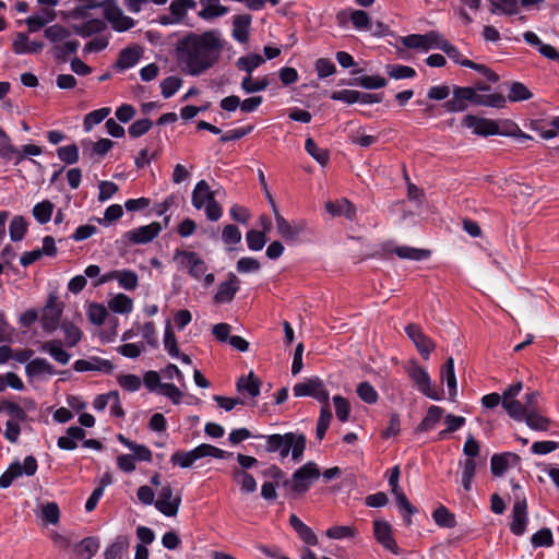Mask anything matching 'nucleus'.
<instances>
[{
    "mask_svg": "<svg viewBox=\"0 0 559 559\" xmlns=\"http://www.w3.org/2000/svg\"><path fill=\"white\" fill-rule=\"evenodd\" d=\"M223 48L224 41L216 29L189 33L177 41L176 58L183 72L197 76L218 61Z\"/></svg>",
    "mask_w": 559,
    "mask_h": 559,
    "instance_id": "nucleus-1",
    "label": "nucleus"
},
{
    "mask_svg": "<svg viewBox=\"0 0 559 559\" xmlns=\"http://www.w3.org/2000/svg\"><path fill=\"white\" fill-rule=\"evenodd\" d=\"M540 394L537 391L526 393L524 403L508 405V415L516 421H524L535 431L546 432L550 429L552 420L539 407Z\"/></svg>",
    "mask_w": 559,
    "mask_h": 559,
    "instance_id": "nucleus-2",
    "label": "nucleus"
},
{
    "mask_svg": "<svg viewBox=\"0 0 559 559\" xmlns=\"http://www.w3.org/2000/svg\"><path fill=\"white\" fill-rule=\"evenodd\" d=\"M265 438V450L269 453L278 452L281 457H287L289 452L294 461H299L306 449V437L302 433L287 432L270 435Z\"/></svg>",
    "mask_w": 559,
    "mask_h": 559,
    "instance_id": "nucleus-3",
    "label": "nucleus"
},
{
    "mask_svg": "<svg viewBox=\"0 0 559 559\" xmlns=\"http://www.w3.org/2000/svg\"><path fill=\"white\" fill-rule=\"evenodd\" d=\"M486 91L487 87L483 84L475 87L454 86L452 98L447 100L443 107L449 112H459L467 109L469 105L487 106L489 105V95L480 93Z\"/></svg>",
    "mask_w": 559,
    "mask_h": 559,
    "instance_id": "nucleus-4",
    "label": "nucleus"
},
{
    "mask_svg": "<svg viewBox=\"0 0 559 559\" xmlns=\"http://www.w3.org/2000/svg\"><path fill=\"white\" fill-rule=\"evenodd\" d=\"M192 205L197 210L205 207L207 219L212 222L218 221L223 215V209L215 200V192L211 190L205 180H200L192 191Z\"/></svg>",
    "mask_w": 559,
    "mask_h": 559,
    "instance_id": "nucleus-5",
    "label": "nucleus"
},
{
    "mask_svg": "<svg viewBox=\"0 0 559 559\" xmlns=\"http://www.w3.org/2000/svg\"><path fill=\"white\" fill-rule=\"evenodd\" d=\"M465 459L460 461L462 467V485L466 491L472 489V481L479 464L480 447L474 436L468 435L463 445Z\"/></svg>",
    "mask_w": 559,
    "mask_h": 559,
    "instance_id": "nucleus-6",
    "label": "nucleus"
},
{
    "mask_svg": "<svg viewBox=\"0 0 559 559\" xmlns=\"http://www.w3.org/2000/svg\"><path fill=\"white\" fill-rule=\"evenodd\" d=\"M514 503L511 514L510 531L516 536H521L526 531L528 522L526 498L519 485H513Z\"/></svg>",
    "mask_w": 559,
    "mask_h": 559,
    "instance_id": "nucleus-7",
    "label": "nucleus"
},
{
    "mask_svg": "<svg viewBox=\"0 0 559 559\" xmlns=\"http://www.w3.org/2000/svg\"><path fill=\"white\" fill-rule=\"evenodd\" d=\"M321 476V472L314 462H308L296 469L290 480L284 483L289 486L294 492L302 495L307 492L311 484Z\"/></svg>",
    "mask_w": 559,
    "mask_h": 559,
    "instance_id": "nucleus-8",
    "label": "nucleus"
},
{
    "mask_svg": "<svg viewBox=\"0 0 559 559\" xmlns=\"http://www.w3.org/2000/svg\"><path fill=\"white\" fill-rule=\"evenodd\" d=\"M174 261L179 270H187L195 280H200L207 271L205 261L194 251L177 249L174 253Z\"/></svg>",
    "mask_w": 559,
    "mask_h": 559,
    "instance_id": "nucleus-9",
    "label": "nucleus"
},
{
    "mask_svg": "<svg viewBox=\"0 0 559 559\" xmlns=\"http://www.w3.org/2000/svg\"><path fill=\"white\" fill-rule=\"evenodd\" d=\"M181 495L175 493L170 483H164L158 489L155 508L168 518L176 516L181 506Z\"/></svg>",
    "mask_w": 559,
    "mask_h": 559,
    "instance_id": "nucleus-10",
    "label": "nucleus"
},
{
    "mask_svg": "<svg viewBox=\"0 0 559 559\" xmlns=\"http://www.w3.org/2000/svg\"><path fill=\"white\" fill-rule=\"evenodd\" d=\"M293 393L296 397L311 396L322 403V405H330V394L323 381L317 377L296 383L293 386Z\"/></svg>",
    "mask_w": 559,
    "mask_h": 559,
    "instance_id": "nucleus-11",
    "label": "nucleus"
},
{
    "mask_svg": "<svg viewBox=\"0 0 559 559\" xmlns=\"http://www.w3.org/2000/svg\"><path fill=\"white\" fill-rule=\"evenodd\" d=\"M105 19L116 32H126L135 25V21L126 15L115 0H105L102 3Z\"/></svg>",
    "mask_w": 559,
    "mask_h": 559,
    "instance_id": "nucleus-12",
    "label": "nucleus"
},
{
    "mask_svg": "<svg viewBox=\"0 0 559 559\" xmlns=\"http://www.w3.org/2000/svg\"><path fill=\"white\" fill-rule=\"evenodd\" d=\"M406 373L416 388L427 397L439 400V395L431 384L430 376L416 361L412 360L405 367Z\"/></svg>",
    "mask_w": 559,
    "mask_h": 559,
    "instance_id": "nucleus-13",
    "label": "nucleus"
},
{
    "mask_svg": "<svg viewBox=\"0 0 559 559\" xmlns=\"http://www.w3.org/2000/svg\"><path fill=\"white\" fill-rule=\"evenodd\" d=\"M37 471V461L29 455L24 459L23 465L20 462L12 463L9 468L0 476V487L8 488L15 478L23 474L33 476Z\"/></svg>",
    "mask_w": 559,
    "mask_h": 559,
    "instance_id": "nucleus-14",
    "label": "nucleus"
},
{
    "mask_svg": "<svg viewBox=\"0 0 559 559\" xmlns=\"http://www.w3.org/2000/svg\"><path fill=\"white\" fill-rule=\"evenodd\" d=\"M37 471V461L29 455L24 459L23 465L20 462L12 463L9 468L0 476V487L8 488L15 478L23 474L33 476Z\"/></svg>",
    "mask_w": 559,
    "mask_h": 559,
    "instance_id": "nucleus-15",
    "label": "nucleus"
},
{
    "mask_svg": "<svg viewBox=\"0 0 559 559\" xmlns=\"http://www.w3.org/2000/svg\"><path fill=\"white\" fill-rule=\"evenodd\" d=\"M63 312V304L57 300L56 296L50 295L40 316V323L47 333L55 332Z\"/></svg>",
    "mask_w": 559,
    "mask_h": 559,
    "instance_id": "nucleus-16",
    "label": "nucleus"
},
{
    "mask_svg": "<svg viewBox=\"0 0 559 559\" xmlns=\"http://www.w3.org/2000/svg\"><path fill=\"white\" fill-rule=\"evenodd\" d=\"M373 535L376 540L386 550L394 555L400 554V548L393 537L392 526L382 520L373 521Z\"/></svg>",
    "mask_w": 559,
    "mask_h": 559,
    "instance_id": "nucleus-17",
    "label": "nucleus"
},
{
    "mask_svg": "<svg viewBox=\"0 0 559 559\" xmlns=\"http://www.w3.org/2000/svg\"><path fill=\"white\" fill-rule=\"evenodd\" d=\"M273 210L278 235L287 241H297L300 234L306 229V223L300 221L292 224L275 207Z\"/></svg>",
    "mask_w": 559,
    "mask_h": 559,
    "instance_id": "nucleus-18",
    "label": "nucleus"
},
{
    "mask_svg": "<svg viewBox=\"0 0 559 559\" xmlns=\"http://www.w3.org/2000/svg\"><path fill=\"white\" fill-rule=\"evenodd\" d=\"M114 280L118 281L119 285L127 290L135 289L139 283V277L135 272L128 270H117L103 275L97 282L94 283V286L96 287Z\"/></svg>",
    "mask_w": 559,
    "mask_h": 559,
    "instance_id": "nucleus-19",
    "label": "nucleus"
},
{
    "mask_svg": "<svg viewBox=\"0 0 559 559\" xmlns=\"http://www.w3.org/2000/svg\"><path fill=\"white\" fill-rule=\"evenodd\" d=\"M405 332L423 357L428 359L430 353L436 348L435 342L424 334L421 329L416 324H408L405 328Z\"/></svg>",
    "mask_w": 559,
    "mask_h": 559,
    "instance_id": "nucleus-20",
    "label": "nucleus"
},
{
    "mask_svg": "<svg viewBox=\"0 0 559 559\" xmlns=\"http://www.w3.org/2000/svg\"><path fill=\"white\" fill-rule=\"evenodd\" d=\"M162 227L157 222L129 230L124 237L132 243H147L160 233Z\"/></svg>",
    "mask_w": 559,
    "mask_h": 559,
    "instance_id": "nucleus-21",
    "label": "nucleus"
},
{
    "mask_svg": "<svg viewBox=\"0 0 559 559\" xmlns=\"http://www.w3.org/2000/svg\"><path fill=\"white\" fill-rule=\"evenodd\" d=\"M239 287H240L239 278L234 273H229L227 281L222 282L218 285L217 292L213 297L214 302L215 304L230 302L234 299L236 293L239 290Z\"/></svg>",
    "mask_w": 559,
    "mask_h": 559,
    "instance_id": "nucleus-22",
    "label": "nucleus"
},
{
    "mask_svg": "<svg viewBox=\"0 0 559 559\" xmlns=\"http://www.w3.org/2000/svg\"><path fill=\"white\" fill-rule=\"evenodd\" d=\"M44 46L43 41L31 40L25 33H16L12 43V49L16 55H36Z\"/></svg>",
    "mask_w": 559,
    "mask_h": 559,
    "instance_id": "nucleus-23",
    "label": "nucleus"
},
{
    "mask_svg": "<svg viewBox=\"0 0 559 559\" xmlns=\"http://www.w3.org/2000/svg\"><path fill=\"white\" fill-rule=\"evenodd\" d=\"M520 463V456L513 452H503L491 456V473L496 476L503 475L509 468Z\"/></svg>",
    "mask_w": 559,
    "mask_h": 559,
    "instance_id": "nucleus-24",
    "label": "nucleus"
},
{
    "mask_svg": "<svg viewBox=\"0 0 559 559\" xmlns=\"http://www.w3.org/2000/svg\"><path fill=\"white\" fill-rule=\"evenodd\" d=\"M491 135L518 136L521 139H531L530 135L523 133L519 126L510 119L491 120Z\"/></svg>",
    "mask_w": 559,
    "mask_h": 559,
    "instance_id": "nucleus-25",
    "label": "nucleus"
},
{
    "mask_svg": "<svg viewBox=\"0 0 559 559\" xmlns=\"http://www.w3.org/2000/svg\"><path fill=\"white\" fill-rule=\"evenodd\" d=\"M439 33L429 32L425 35L413 34L403 37L402 43L407 48H420L423 50H429L436 48Z\"/></svg>",
    "mask_w": 559,
    "mask_h": 559,
    "instance_id": "nucleus-26",
    "label": "nucleus"
},
{
    "mask_svg": "<svg viewBox=\"0 0 559 559\" xmlns=\"http://www.w3.org/2000/svg\"><path fill=\"white\" fill-rule=\"evenodd\" d=\"M73 368L78 372L84 371H103L110 373L114 369V365L110 360L103 359L99 357H91L88 359H79L74 362Z\"/></svg>",
    "mask_w": 559,
    "mask_h": 559,
    "instance_id": "nucleus-27",
    "label": "nucleus"
},
{
    "mask_svg": "<svg viewBox=\"0 0 559 559\" xmlns=\"http://www.w3.org/2000/svg\"><path fill=\"white\" fill-rule=\"evenodd\" d=\"M40 352L49 354L60 365H68L71 354L62 348L61 340H49L40 344Z\"/></svg>",
    "mask_w": 559,
    "mask_h": 559,
    "instance_id": "nucleus-28",
    "label": "nucleus"
},
{
    "mask_svg": "<svg viewBox=\"0 0 559 559\" xmlns=\"http://www.w3.org/2000/svg\"><path fill=\"white\" fill-rule=\"evenodd\" d=\"M521 390L522 382H516L514 384H511L507 390H504L501 395L498 393H491V408L501 404L504 411L508 413L509 404L521 403L520 401L514 399L515 396L519 395Z\"/></svg>",
    "mask_w": 559,
    "mask_h": 559,
    "instance_id": "nucleus-29",
    "label": "nucleus"
},
{
    "mask_svg": "<svg viewBox=\"0 0 559 559\" xmlns=\"http://www.w3.org/2000/svg\"><path fill=\"white\" fill-rule=\"evenodd\" d=\"M252 22V17L249 14H238L233 19V37L245 44L249 40V29Z\"/></svg>",
    "mask_w": 559,
    "mask_h": 559,
    "instance_id": "nucleus-30",
    "label": "nucleus"
},
{
    "mask_svg": "<svg viewBox=\"0 0 559 559\" xmlns=\"http://www.w3.org/2000/svg\"><path fill=\"white\" fill-rule=\"evenodd\" d=\"M200 4L202 9L198 16L206 21L223 16L228 12V8L222 5L219 0H200Z\"/></svg>",
    "mask_w": 559,
    "mask_h": 559,
    "instance_id": "nucleus-31",
    "label": "nucleus"
},
{
    "mask_svg": "<svg viewBox=\"0 0 559 559\" xmlns=\"http://www.w3.org/2000/svg\"><path fill=\"white\" fill-rule=\"evenodd\" d=\"M114 146V142L109 139H100L97 142L90 140L82 141L83 154L92 158L94 155L105 156Z\"/></svg>",
    "mask_w": 559,
    "mask_h": 559,
    "instance_id": "nucleus-32",
    "label": "nucleus"
},
{
    "mask_svg": "<svg viewBox=\"0 0 559 559\" xmlns=\"http://www.w3.org/2000/svg\"><path fill=\"white\" fill-rule=\"evenodd\" d=\"M289 524L298 534L301 540L306 544L316 546L318 545V537L314 532L306 525L296 514H292L289 518Z\"/></svg>",
    "mask_w": 559,
    "mask_h": 559,
    "instance_id": "nucleus-33",
    "label": "nucleus"
},
{
    "mask_svg": "<svg viewBox=\"0 0 559 559\" xmlns=\"http://www.w3.org/2000/svg\"><path fill=\"white\" fill-rule=\"evenodd\" d=\"M25 372L29 378H37L43 374H55L53 366L44 358H35L28 361L25 367Z\"/></svg>",
    "mask_w": 559,
    "mask_h": 559,
    "instance_id": "nucleus-34",
    "label": "nucleus"
},
{
    "mask_svg": "<svg viewBox=\"0 0 559 559\" xmlns=\"http://www.w3.org/2000/svg\"><path fill=\"white\" fill-rule=\"evenodd\" d=\"M385 252H393L401 259L414 261L425 260L430 257V251L426 249H417L408 246H396L392 249H385Z\"/></svg>",
    "mask_w": 559,
    "mask_h": 559,
    "instance_id": "nucleus-35",
    "label": "nucleus"
},
{
    "mask_svg": "<svg viewBox=\"0 0 559 559\" xmlns=\"http://www.w3.org/2000/svg\"><path fill=\"white\" fill-rule=\"evenodd\" d=\"M325 210L331 215H344L348 219H354L356 216V209L355 206L346 199H342L336 202H326L325 203Z\"/></svg>",
    "mask_w": 559,
    "mask_h": 559,
    "instance_id": "nucleus-36",
    "label": "nucleus"
},
{
    "mask_svg": "<svg viewBox=\"0 0 559 559\" xmlns=\"http://www.w3.org/2000/svg\"><path fill=\"white\" fill-rule=\"evenodd\" d=\"M233 479L240 486L243 493H252L257 490V481L251 474L238 467L231 469Z\"/></svg>",
    "mask_w": 559,
    "mask_h": 559,
    "instance_id": "nucleus-37",
    "label": "nucleus"
},
{
    "mask_svg": "<svg viewBox=\"0 0 559 559\" xmlns=\"http://www.w3.org/2000/svg\"><path fill=\"white\" fill-rule=\"evenodd\" d=\"M261 380L251 371L237 381L238 392H247L249 396L257 397L260 394Z\"/></svg>",
    "mask_w": 559,
    "mask_h": 559,
    "instance_id": "nucleus-38",
    "label": "nucleus"
},
{
    "mask_svg": "<svg viewBox=\"0 0 559 559\" xmlns=\"http://www.w3.org/2000/svg\"><path fill=\"white\" fill-rule=\"evenodd\" d=\"M141 58L140 47H128L120 51L116 67L126 70L135 66Z\"/></svg>",
    "mask_w": 559,
    "mask_h": 559,
    "instance_id": "nucleus-39",
    "label": "nucleus"
},
{
    "mask_svg": "<svg viewBox=\"0 0 559 559\" xmlns=\"http://www.w3.org/2000/svg\"><path fill=\"white\" fill-rule=\"evenodd\" d=\"M129 542L127 537L118 536L104 551L105 559H123L128 554Z\"/></svg>",
    "mask_w": 559,
    "mask_h": 559,
    "instance_id": "nucleus-40",
    "label": "nucleus"
},
{
    "mask_svg": "<svg viewBox=\"0 0 559 559\" xmlns=\"http://www.w3.org/2000/svg\"><path fill=\"white\" fill-rule=\"evenodd\" d=\"M440 377L442 381L447 382L450 399L456 395V377L454 373V360L449 357L445 364L441 367Z\"/></svg>",
    "mask_w": 559,
    "mask_h": 559,
    "instance_id": "nucleus-41",
    "label": "nucleus"
},
{
    "mask_svg": "<svg viewBox=\"0 0 559 559\" xmlns=\"http://www.w3.org/2000/svg\"><path fill=\"white\" fill-rule=\"evenodd\" d=\"M44 34L45 37L52 44V47L59 46L71 36V32L60 24H53L47 27Z\"/></svg>",
    "mask_w": 559,
    "mask_h": 559,
    "instance_id": "nucleus-42",
    "label": "nucleus"
},
{
    "mask_svg": "<svg viewBox=\"0 0 559 559\" xmlns=\"http://www.w3.org/2000/svg\"><path fill=\"white\" fill-rule=\"evenodd\" d=\"M106 28V23L99 19H92L81 25H74L73 29L75 34L82 37H90L94 34H98Z\"/></svg>",
    "mask_w": 559,
    "mask_h": 559,
    "instance_id": "nucleus-43",
    "label": "nucleus"
},
{
    "mask_svg": "<svg viewBox=\"0 0 559 559\" xmlns=\"http://www.w3.org/2000/svg\"><path fill=\"white\" fill-rule=\"evenodd\" d=\"M443 409L439 406L432 405L428 408L426 416L416 428L417 432L431 430L441 419Z\"/></svg>",
    "mask_w": 559,
    "mask_h": 559,
    "instance_id": "nucleus-44",
    "label": "nucleus"
},
{
    "mask_svg": "<svg viewBox=\"0 0 559 559\" xmlns=\"http://www.w3.org/2000/svg\"><path fill=\"white\" fill-rule=\"evenodd\" d=\"M98 544L94 538H84L72 547L73 554L78 559H91L96 552Z\"/></svg>",
    "mask_w": 559,
    "mask_h": 559,
    "instance_id": "nucleus-45",
    "label": "nucleus"
},
{
    "mask_svg": "<svg viewBox=\"0 0 559 559\" xmlns=\"http://www.w3.org/2000/svg\"><path fill=\"white\" fill-rule=\"evenodd\" d=\"M199 459H201V457H200L199 450L197 447L191 451L175 452L170 457V462L174 465L180 466L181 468H188V467L192 466V464Z\"/></svg>",
    "mask_w": 559,
    "mask_h": 559,
    "instance_id": "nucleus-46",
    "label": "nucleus"
},
{
    "mask_svg": "<svg viewBox=\"0 0 559 559\" xmlns=\"http://www.w3.org/2000/svg\"><path fill=\"white\" fill-rule=\"evenodd\" d=\"M325 535L330 539H350L358 535V530L354 525H334L326 530Z\"/></svg>",
    "mask_w": 559,
    "mask_h": 559,
    "instance_id": "nucleus-47",
    "label": "nucleus"
},
{
    "mask_svg": "<svg viewBox=\"0 0 559 559\" xmlns=\"http://www.w3.org/2000/svg\"><path fill=\"white\" fill-rule=\"evenodd\" d=\"M462 124L466 128L473 129V132L477 135H489V121L487 119H480L476 116L467 115L462 119Z\"/></svg>",
    "mask_w": 559,
    "mask_h": 559,
    "instance_id": "nucleus-48",
    "label": "nucleus"
},
{
    "mask_svg": "<svg viewBox=\"0 0 559 559\" xmlns=\"http://www.w3.org/2000/svg\"><path fill=\"white\" fill-rule=\"evenodd\" d=\"M64 340L63 343L67 347H74L82 338V331L72 322L64 321L60 325Z\"/></svg>",
    "mask_w": 559,
    "mask_h": 559,
    "instance_id": "nucleus-49",
    "label": "nucleus"
},
{
    "mask_svg": "<svg viewBox=\"0 0 559 559\" xmlns=\"http://www.w3.org/2000/svg\"><path fill=\"white\" fill-rule=\"evenodd\" d=\"M79 48V41L75 39H67L59 46L52 47L51 52L53 57L60 61L66 62L70 55L74 53Z\"/></svg>",
    "mask_w": 559,
    "mask_h": 559,
    "instance_id": "nucleus-50",
    "label": "nucleus"
},
{
    "mask_svg": "<svg viewBox=\"0 0 559 559\" xmlns=\"http://www.w3.org/2000/svg\"><path fill=\"white\" fill-rule=\"evenodd\" d=\"M108 308L115 313H129L132 311L133 301L124 294H118L108 301Z\"/></svg>",
    "mask_w": 559,
    "mask_h": 559,
    "instance_id": "nucleus-51",
    "label": "nucleus"
},
{
    "mask_svg": "<svg viewBox=\"0 0 559 559\" xmlns=\"http://www.w3.org/2000/svg\"><path fill=\"white\" fill-rule=\"evenodd\" d=\"M56 19V13L53 10L45 11L44 15H33L25 20V23L28 27V32L35 33L43 28L49 22H52Z\"/></svg>",
    "mask_w": 559,
    "mask_h": 559,
    "instance_id": "nucleus-52",
    "label": "nucleus"
},
{
    "mask_svg": "<svg viewBox=\"0 0 559 559\" xmlns=\"http://www.w3.org/2000/svg\"><path fill=\"white\" fill-rule=\"evenodd\" d=\"M307 153L316 159L321 166H325L329 163L330 154L328 150L320 148L312 138H308L305 143Z\"/></svg>",
    "mask_w": 559,
    "mask_h": 559,
    "instance_id": "nucleus-53",
    "label": "nucleus"
},
{
    "mask_svg": "<svg viewBox=\"0 0 559 559\" xmlns=\"http://www.w3.org/2000/svg\"><path fill=\"white\" fill-rule=\"evenodd\" d=\"M197 7L195 0H173L169 10L175 17L176 22L181 21L186 15L189 9H194Z\"/></svg>",
    "mask_w": 559,
    "mask_h": 559,
    "instance_id": "nucleus-54",
    "label": "nucleus"
},
{
    "mask_svg": "<svg viewBox=\"0 0 559 559\" xmlns=\"http://www.w3.org/2000/svg\"><path fill=\"white\" fill-rule=\"evenodd\" d=\"M53 207L52 202L49 200L39 202L33 207V216L39 224H46L51 218Z\"/></svg>",
    "mask_w": 559,
    "mask_h": 559,
    "instance_id": "nucleus-55",
    "label": "nucleus"
},
{
    "mask_svg": "<svg viewBox=\"0 0 559 559\" xmlns=\"http://www.w3.org/2000/svg\"><path fill=\"white\" fill-rule=\"evenodd\" d=\"M531 91L520 82H513L509 86L508 99L510 102H523L532 98Z\"/></svg>",
    "mask_w": 559,
    "mask_h": 559,
    "instance_id": "nucleus-56",
    "label": "nucleus"
},
{
    "mask_svg": "<svg viewBox=\"0 0 559 559\" xmlns=\"http://www.w3.org/2000/svg\"><path fill=\"white\" fill-rule=\"evenodd\" d=\"M40 518L46 524H57L60 519V510L56 502H47L40 506Z\"/></svg>",
    "mask_w": 559,
    "mask_h": 559,
    "instance_id": "nucleus-57",
    "label": "nucleus"
},
{
    "mask_svg": "<svg viewBox=\"0 0 559 559\" xmlns=\"http://www.w3.org/2000/svg\"><path fill=\"white\" fill-rule=\"evenodd\" d=\"M332 419V412L330 405H322L320 416L317 423L316 436L319 440H322L330 426Z\"/></svg>",
    "mask_w": 559,
    "mask_h": 559,
    "instance_id": "nucleus-58",
    "label": "nucleus"
},
{
    "mask_svg": "<svg viewBox=\"0 0 559 559\" xmlns=\"http://www.w3.org/2000/svg\"><path fill=\"white\" fill-rule=\"evenodd\" d=\"M432 518L435 522L442 527H454L456 524L455 516L445 507L441 506L435 510Z\"/></svg>",
    "mask_w": 559,
    "mask_h": 559,
    "instance_id": "nucleus-59",
    "label": "nucleus"
},
{
    "mask_svg": "<svg viewBox=\"0 0 559 559\" xmlns=\"http://www.w3.org/2000/svg\"><path fill=\"white\" fill-rule=\"evenodd\" d=\"M27 230V224L22 216H15L10 223L9 233L13 241H20L24 238Z\"/></svg>",
    "mask_w": 559,
    "mask_h": 559,
    "instance_id": "nucleus-60",
    "label": "nucleus"
},
{
    "mask_svg": "<svg viewBox=\"0 0 559 559\" xmlns=\"http://www.w3.org/2000/svg\"><path fill=\"white\" fill-rule=\"evenodd\" d=\"M394 496L396 498L400 511L405 512L404 519L406 524L411 525V516L416 513V508L409 502V500L402 490L394 492Z\"/></svg>",
    "mask_w": 559,
    "mask_h": 559,
    "instance_id": "nucleus-61",
    "label": "nucleus"
},
{
    "mask_svg": "<svg viewBox=\"0 0 559 559\" xmlns=\"http://www.w3.org/2000/svg\"><path fill=\"white\" fill-rule=\"evenodd\" d=\"M164 347H165L166 352L171 357L179 356L180 350H179V346L177 343V338L175 336V333H174L169 322H167L166 328H165Z\"/></svg>",
    "mask_w": 559,
    "mask_h": 559,
    "instance_id": "nucleus-62",
    "label": "nucleus"
},
{
    "mask_svg": "<svg viewBox=\"0 0 559 559\" xmlns=\"http://www.w3.org/2000/svg\"><path fill=\"white\" fill-rule=\"evenodd\" d=\"M356 392L359 399L367 404H374L379 399L377 391L369 382L359 383Z\"/></svg>",
    "mask_w": 559,
    "mask_h": 559,
    "instance_id": "nucleus-63",
    "label": "nucleus"
},
{
    "mask_svg": "<svg viewBox=\"0 0 559 559\" xmlns=\"http://www.w3.org/2000/svg\"><path fill=\"white\" fill-rule=\"evenodd\" d=\"M264 62V59L260 55H250L247 57H241L237 61V66L239 69L245 70L248 75H251V72L261 66Z\"/></svg>",
    "mask_w": 559,
    "mask_h": 559,
    "instance_id": "nucleus-64",
    "label": "nucleus"
}]
</instances>
